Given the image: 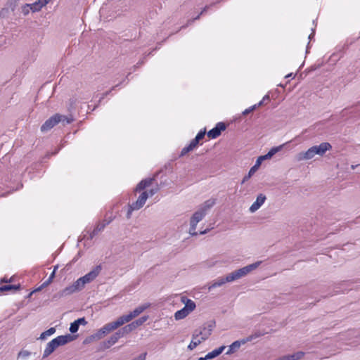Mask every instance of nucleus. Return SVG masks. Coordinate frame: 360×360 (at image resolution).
Segmentation results:
<instances>
[{
  "label": "nucleus",
  "instance_id": "obj_1",
  "mask_svg": "<svg viewBox=\"0 0 360 360\" xmlns=\"http://www.w3.org/2000/svg\"><path fill=\"white\" fill-rule=\"evenodd\" d=\"M215 327V321L212 320L209 321L208 323V331L206 333H202L201 330H195L192 335V340L188 346V349L190 350H193L198 345H199L202 342L206 340L212 334V331L213 328Z\"/></svg>",
  "mask_w": 360,
  "mask_h": 360
},
{
  "label": "nucleus",
  "instance_id": "obj_2",
  "mask_svg": "<svg viewBox=\"0 0 360 360\" xmlns=\"http://www.w3.org/2000/svg\"><path fill=\"white\" fill-rule=\"evenodd\" d=\"M123 324H124L123 321L122 320L121 317H119L116 321L110 322L104 325L102 328L98 330L96 333L94 334L92 336L95 339L100 340L103 338L105 335L110 333L112 330L117 329V328L120 327Z\"/></svg>",
  "mask_w": 360,
  "mask_h": 360
},
{
  "label": "nucleus",
  "instance_id": "obj_3",
  "mask_svg": "<svg viewBox=\"0 0 360 360\" xmlns=\"http://www.w3.org/2000/svg\"><path fill=\"white\" fill-rule=\"evenodd\" d=\"M261 263L262 262H257L230 273L228 274V279L226 281H231L232 282L246 276L250 271L257 268Z\"/></svg>",
  "mask_w": 360,
  "mask_h": 360
},
{
  "label": "nucleus",
  "instance_id": "obj_4",
  "mask_svg": "<svg viewBox=\"0 0 360 360\" xmlns=\"http://www.w3.org/2000/svg\"><path fill=\"white\" fill-rule=\"evenodd\" d=\"M259 336H261V334L259 333H255L252 335H249L248 337H247L245 338L233 342L229 346V348L228 351L226 352V354L230 355V354H233L237 349H238L242 345H244V344L247 343L248 342H250L252 340H254L257 338H259Z\"/></svg>",
  "mask_w": 360,
  "mask_h": 360
},
{
  "label": "nucleus",
  "instance_id": "obj_5",
  "mask_svg": "<svg viewBox=\"0 0 360 360\" xmlns=\"http://www.w3.org/2000/svg\"><path fill=\"white\" fill-rule=\"evenodd\" d=\"M206 214L204 211L200 210L196 211L191 218L189 233L191 236H197L198 233L195 231L198 223L201 221Z\"/></svg>",
  "mask_w": 360,
  "mask_h": 360
},
{
  "label": "nucleus",
  "instance_id": "obj_6",
  "mask_svg": "<svg viewBox=\"0 0 360 360\" xmlns=\"http://www.w3.org/2000/svg\"><path fill=\"white\" fill-rule=\"evenodd\" d=\"M129 334L127 331L126 330L124 327H122L120 330H118L116 333H115L113 335H112L110 338H108L106 341L103 342L104 347L105 348H109L114 344H115L118 340L124 335Z\"/></svg>",
  "mask_w": 360,
  "mask_h": 360
},
{
  "label": "nucleus",
  "instance_id": "obj_7",
  "mask_svg": "<svg viewBox=\"0 0 360 360\" xmlns=\"http://www.w3.org/2000/svg\"><path fill=\"white\" fill-rule=\"evenodd\" d=\"M150 307L149 304H144L142 305H140L137 307L136 309H134V311H131L129 314L123 315L121 317L122 320L123 321L124 323L129 322L131 320H132L134 318L138 316L140 314H141L144 310L148 309Z\"/></svg>",
  "mask_w": 360,
  "mask_h": 360
},
{
  "label": "nucleus",
  "instance_id": "obj_8",
  "mask_svg": "<svg viewBox=\"0 0 360 360\" xmlns=\"http://www.w3.org/2000/svg\"><path fill=\"white\" fill-rule=\"evenodd\" d=\"M59 114L56 113L54 115L51 116L49 118L46 122L41 125V131L42 132H46L51 129L53 127H55L57 124L60 123Z\"/></svg>",
  "mask_w": 360,
  "mask_h": 360
},
{
  "label": "nucleus",
  "instance_id": "obj_9",
  "mask_svg": "<svg viewBox=\"0 0 360 360\" xmlns=\"http://www.w3.org/2000/svg\"><path fill=\"white\" fill-rule=\"evenodd\" d=\"M226 128V126L224 122H218L213 129L207 132V136L210 139H216L221 135V131H224Z\"/></svg>",
  "mask_w": 360,
  "mask_h": 360
},
{
  "label": "nucleus",
  "instance_id": "obj_10",
  "mask_svg": "<svg viewBox=\"0 0 360 360\" xmlns=\"http://www.w3.org/2000/svg\"><path fill=\"white\" fill-rule=\"evenodd\" d=\"M101 266L100 265L95 266L91 271L82 276V279L85 284L89 283L93 281L100 274Z\"/></svg>",
  "mask_w": 360,
  "mask_h": 360
},
{
  "label": "nucleus",
  "instance_id": "obj_11",
  "mask_svg": "<svg viewBox=\"0 0 360 360\" xmlns=\"http://www.w3.org/2000/svg\"><path fill=\"white\" fill-rule=\"evenodd\" d=\"M75 340V336L71 335L70 334H67L65 335H60L53 339L55 342L56 348L59 346H63L66 345L68 342H70Z\"/></svg>",
  "mask_w": 360,
  "mask_h": 360
},
{
  "label": "nucleus",
  "instance_id": "obj_12",
  "mask_svg": "<svg viewBox=\"0 0 360 360\" xmlns=\"http://www.w3.org/2000/svg\"><path fill=\"white\" fill-rule=\"evenodd\" d=\"M315 155L323 156L326 151L330 150L332 148V146L330 143L323 142L319 146H312Z\"/></svg>",
  "mask_w": 360,
  "mask_h": 360
},
{
  "label": "nucleus",
  "instance_id": "obj_13",
  "mask_svg": "<svg viewBox=\"0 0 360 360\" xmlns=\"http://www.w3.org/2000/svg\"><path fill=\"white\" fill-rule=\"evenodd\" d=\"M148 319V316H143L141 318L136 319V321L131 322V323L124 326L127 331L128 333H130L131 331L135 330L138 326H141L143 323H145Z\"/></svg>",
  "mask_w": 360,
  "mask_h": 360
},
{
  "label": "nucleus",
  "instance_id": "obj_14",
  "mask_svg": "<svg viewBox=\"0 0 360 360\" xmlns=\"http://www.w3.org/2000/svg\"><path fill=\"white\" fill-rule=\"evenodd\" d=\"M113 220L112 217H110L108 220H103L102 222L98 223L94 229L89 234V239L91 240L99 232L102 231L105 227Z\"/></svg>",
  "mask_w": 360,
  "mask_h": 360
},
{
  "label": "nucleus",
  "instance_id": "obj_15",
  "mask_svg": "<svg viewBox=\"0 0 360 360\" xmlns=\"http://www.w3.org/2000/svg\"><path fill=\"white\" fill-rule=\"evenodd\" d=\"M315 153L312 147L309 148L307 151L300 152L296 155L297 161L308 160L312 159L315 156Z\"/></svg>",
  "mask_w": 360,
  "mask_h": 360
},
{
  "label": "nucleus",
  "instance_id": "obj_16",
  "mask_svg": "<svg viewBox=\"0 0 360 360\" xmlns=\"http://www.w3.org/2000/svg\"><path fill=\"white\" fill-rule=\"evenodd\" d=\"M266 199V198L264 194L260 193L259 195H258L255 202H254L250 206L249 209L250 212L251 213H254L257 210H259V207L264 203Z\"/></svg>",
  "mask_w": 360,
  "mask_h": 360
},
{
  "label": "nucleus",
  "instance_id": "obj_17",
  "mask_svg": "<svg viewBox=\"0 0 360 360\" xmlns=\"http://www.w3.org/2000/svg\"><path fill=\"white\" fill-rule=\"evenodd\" d=\"M75 292H77L73 284L65 288L63 290L58 292L54 295V298H61L67 295H70Z\"/></svg>",
  "mask_w": 360,
  "mask_h": 360
},
{
  "label": "nucleus",
  "instance_id": "obj_18",
  "mask_svg": "<svg viewBox=\"0 0 360 360\" xmlns=\"http://www.w3.org/2000/svg\"><path fill=\"white\" fill-rule=\"evenodd\" d=\"M51 0H37L32 4H29L32 12L39 11L44 6L48 4Z\"/></svg>",
  "mask_w": 360,
  "mask_h": 360
},
{
  "label": "nucleus",
  "instance_id": "obj_19",
  "mask_svg": "<svg viewBox=\"0 0 360 360\" xmlns=\"http://www.w3.org/2000/svg\"><path fill=\"white\" fill-rule=\"evenodd\" d=\"M228 279V275L225 277H219L217 280L214 281L210 285H208V290L210 291L212 289L221 287L227 282H231V281H226Z\"/></svg>",
  "mask_w": 360,
  "mask_h": 360
},
{
  "label": "nucleus",
  "instance_id": "obj_20",
  "mask_svg": "<svg viewBox=\"0 0 360 360\" xmlns=\"http://www.w3.org/2000/svg\"><path fill=\"white\" fill-rule=\"evenodd\" d=\"M56 349V347L55 342L52 340L46 346V348L43 354V359L48 357L51 354H52L55 351Z\"/></svg>",
  "mask_w": 360,
  "mask_h": 360
},
{
  "label": "nucleus",
  "instance_id": "obj_21",
  "mask_svg": "<svg viewBox=\"0 0 360 360\" xmlns=\"http://www.w3.org/2000/svg\"><path fill=\"white\" fill-rule=\"evenodd\" d=\"M304 355L302 352H297L291 355L283 356L278 359V360H299L301 359Z\"/></svg>",
  "mask_w": 360,
  "mask_h": 360
},
{
  "label": "nucleus",
  "instance_id": "obj_22",
  "mask_svg": "<svg viewBox=\"0 0 360 360\" xmlns=\"http://www.w3.org/2000/svg\"><path fill=\"white\" fill-rule=\"evenodd\" d=\"M225 348H226L225 346H221L219 348L215 349L213 351L209 352L205 356V357L207 358V360L212 359H214V358L218 356L223 352V351L224 350Z\"/></svg>",
  "mask_w": 360,
  "mask_h": 360
},
{
  "label": "nucleus",
  "instance_id": "obj_23",
  "mask_svg": "<svg viewBox=\"0 0 360 360\" xmlns=\"http://www.w3.org/2000/svg\"><path fill=\"white\" fill-rule=\"evenodd\" d=\"M182 302H185V306H184V308L186 309H187V311L191 313V311H193L195 309V303L190 300V299H187V298H185V297H183L182 298Z\"/></svg>",
  "mask_w": 360,
  "mask_h": 360
},
{
  "label": "nucleus",
  "instance_id": "obj_24",
  "mask_svg": "<svg viewBox=\"0 0 360 360\" xmlns=\"http://www.w3.org/2000/svg\"><path fill=\"white\" fill-rule=\"evenodd\" d=\"M215 204V200L214 199H209L206 200L202 207H200L201 211H204L205 214H206L207 211L210 210L211 207H212Z\"/></svg>",
  "mask_w": 360,
  "mask_h": 360
},
{
  "label": "nucleus",
  "instance_id": "obj_25",
  "mask_svg": "<svg viewBox=\"0 0 360 360\" xmlns=\"http://www.w3.org/2000/svg\"><path fill=\"white\" fill-rule=\"evenodd\" d=\"M190 313L183 307L181 309L177 311L174 314V318L176 320H181L186 317Z\"/></svg>",
  "mask_w": 360,
  "mask_h": 360
},
{
  "label": "nucleus",
  "instance_id": "obj_26",
  "mask_svg": "<svg viewBox=\"0 0 360 360\" xmlns=\"http://www.w3.org/2000/svg\"><path fill=\"white\" fill-rule=\"evenodd\" d=\"M20 288V285H5L0 287V292L9 291V290H18Z\"/></svg>",
  "mask_w": 360,
  "mask_h": 360
},
{
  "label": "nucleus",
  "instance_id": "obj_27",
  "mask_svg": "<svg viewBox=\"0 0 360 360\" xmlns=\"http://www.w3.org/2000/svg\"><path fill=\"white\" fill-rule=\"evenodd\" d=\"M283 145H281L279 146H276V147H273L272 148L270 149V150L266 154V158L268 159H271L276 153L279 152L280 150H281V149L283 148Z\"/></svg>",
  "mask_w": 360,
  "mask_h": 360
},
{
  "label": "nucleus",
  "instance_id": "obj_28",
  "mask_svg": "<svg viewBox=\"0 0 360 360\" xmlns=\"http://www.w3.org/2000/svg\"><path fill=\"white\" fill-rule=\"evenodd\" d=\"M283 145H281L279 146H276V147H273L272 148L270 149V150L266 154V158L268 159H271L276 153L279 152L280 150H281V149L283 148Z\"/></svg>",
  "mask_w": 360,
  "mask_h": 360
},
{
  "label": "nucleus",
  "instance_id": "obj_29",
  "mask_svg": "<svg viewBox=\"0 0 360 360\" xmlns=\"http://www.w3.org/2000/svg\"><path fill=\"white\" fill-rule=\"evenodd\" d=\"M283 145H281L279 146H276V147H273L272 148L270 149V150L266 154V158L268 159H271L276 153L279 152L280 150H281V149L283 148Z\"/></svg>",
  "mask_w": 360,
  "mask_h": 360
},
{
  "label": "nucleus",
  "instance_id": "obj_30",
  "mask_svg": "<svg viewBox=\"0 0 360 360\" xmlns=\"http://www.w3.org/2000/svg\"><path fill=\"white\" fill-rule=\"evenodd\" d=\"M283 145H281L279 146H276V147H273L272 148L270 149V150L266 154V158L268 159H271L276 153L279 152L280 150H281V149L283 148Z\"/></svg>",
  "mask_w": 360,
  "mask_h": 360
},
{
  "label": "nucleus",
  "instance_id": "obj_31",
  "mask_svg": "<svg viewBox=\"0 0 360 360\" xmlns=\"http://www.w3.org/2000/svg\"><path fill=\"white\" fill-rule=\"evenodd\" d=\"M72 284L75 287V289L77 290V292L82 290L86 285L82 277L78 278Z\"/></svg>",
  "mask_w": 360,
  "mask_h": 360
},
{
  "label": "nucleus",
  "instance_id": "obj_32",
  "mask_svg": "<svg viewBox=\"0 0 360 360\" xmlns=\"http://www.w3.org/2000/svg\"><path fill=\"white\" fill-rule=\"evenodd\" d=\"M59 117L58 120H60V122H62L63 125L70 124L73 122V118L71 115L68 117L59 114Z\"/></svg>",
  "mask_w": 360,
  "mask_h": 360
},
{
  "label": "nucleus",
  "instance_id": "obj_33",
  "mask_svg": "<svg viewBox=\"0 0 360 360\" xmlns=\"http://www.w3.org/2000/svg\"><path fill=\"white\" fill-rule=\"evenodd\" d=\"M56 332V328L53 327L50 328L47 330L43 332L39 337V339L44 340L47 336L51 335Z\"/></svg>",
  "mask_w": 360,
  "mask_h": 360
},
{
  "label": "nucleus",
  "instance_id": "obj_34",
  "mask_svg": "<svg viewBox=\"0 0 360 360\" xmlns=\"http://www.w3.org/2000/svg\"><path fill=\"white\" fill-rule=\"evenodd\" d=\"M148 198V193L147 191H143L141 193V194L139 195V197L138 198L137 200H139V201L142 203V205H144V204L146 203V201L147 200Z\"/></svg>",
  "mask_w": 360,
  "mask_h": 360
},
{
  "label": "nucleus",
  "instance_id": "obj_35",
  "mask_svg": "<svg viewBox=\"0 0 360 360\" xmlns=\"http://www.w3.org/2000/svg\"><path fill=\"white\" fill-rule=\"evenodd\" d=\"M79 327V326L75 321L70 324L69 330L72 333H75L78 331Z\"/></svg>",
  "mask_w": 360,
  "mask_h": 360
},
{
  "label": "nucleus",
  "instance_id": "obj_36",
  "mask_svg": "<svg viewBox=\"0 0 360 360\" xmlns=\"http://www.w3.org/2000/svg\"><path fill=\"white\" fill-rule=\"evenodd\" d=\"M259 165L255 162V165L252 166L250 169L249 170V172L248 174V177H251L255 172L256 171L259 169Z\"/></svg>",
  "mask_w": 360,
  "mask_h": 360
},
{
  "label": "nucleus",
  "instance_id": "obj_37",
  "mask_svg": "<svg viewBox=\"0 0 360 360\" xmlns=\"http://www.w3.org/2000/svg\"><path fill=\"white\" fill-rule=\"evenodd\" d=\"M129 205L132 207V210H138L143 206V205H142V203H141L139 200L132 202L131 204H129Z\"/></svg>",
  "mask_w": 360,
  "mask_h": 360
},
{
  "label": "nucleus",
  "instance_id": "obj_38",
  "mask_svg": "<svg viewBox=\"0 0 360 360\" xmlns=\"http://www.w3.org/2000/svg\"><path fill=\"white\" fill-rule=\"evenodd\" d=\"M146 188V186L145 185V182H143L142 180L137 184V186L135 188L136 192H140L142 190L145 189Z\"/></svg>",
  "mask_w": 360,
  "mask_h": 360
},
{
  "label": "nucleus",
  "instance_id": "obj_39",
  "mask_svg": "<svg viewBox=\"0 0 360 360\" xmlns=\"http://www.w3.org/2000/svg\"><path fill=\"white\" fill-rule=\"evenodd\" d=\"M31 11L30 6L29 4H25L23 6H22V13L24 15H27L30 13V11Z\"/></svg>",
  "mask_w": 360,
  "mask_h": 360
},
{
  "label": "nucleus",
  "instance_id": "obj_40",
  "mask_svg": "<svg viewBox=\"0 0 360 360\" xmlns=\"http://www.w3.org/2000/svg\"><path fill=\"white\" fill-rule=\"evenodd\" d=\"M205 134H206V129H204L202 130H200L198 133V134L196 135L195 139H196L200 142V141L202 140L205 137Z\"/></svg>",
  "mask_w": 360,
  "mask_h": 360
},
{
  "label": "nucleus",
  "instance_id": "obj_41",
  "mask_svg": "<svg viewBox=\"0 0 360 360\" xmlns=\"http://www.w3.org/2000/svg\"><path fill=\"white\" fill-rule=\"evenodd\" d=\"M31 354V353L29 352V351H27V350H21L18 354V358H26L27 356H29Z\"/></svg>",
  "mask_w": 360,
  "mask_h": 360
},
{
  "label": "nucleus",
  "instance_id": "obj_42",
  "mask_svg": "<svg viewBox=\"0 0 360 360\" xmlns=\"http://www.w3.org/2000/svg\"><path fill=\"white\" fill-rule=\"evenodd\" d=\"M193 150V149L191 148V147H190L189 146H187L186 147H184L181 151V153H180V156H184L185 155L186 153H188V152Z\"/></svg>",
  "mask_w": 360,
  "mask_h": 360
},
{
  "label": "nucleus",
  "instance_id": "obj_43",
  "mask_svg": "<svg viewBox=\"0 0 360 360\" xmlns=\"http://www.w3.org/2000/svg\"><path fill=\"white\" fill-rule=\"evenodd\" d=\"M257 108V105H254L251 107H250L248 109H245L243 112V115H248L249 113L252 112V111H254L255 109Z\"/></svg>",
  "mask_w": 360,
  "mask_h": 360
},
{
  "label": "nucleus",
  "instance_id": "obj_44",
  "mask_svg": "<svg viewBox=\"0 0 360 360\" xmlns=\"http://www.w3.org/2000/svg\"><path fill=\"white\" fill-rule=\"evenodd\" d=\"M200 15H200V13H199L198 15H196V17H195V18H193V19H191V20H188L187 24H186V25L182 26V27H181V29L186 28L188 25H189L192 24L194 21H195V20H199V19H200Z\"/></svg>",
  "mask_w": 360,
  "mask_h": 360
},
{
  "label": "nucleus",
  "instance_id": "obj_45",
  "mask_svg": "<svg viewBox=\"0 0 360 360\" xmlns=\"http://www.w3.org/2000/svg\"><path fill=\"white\" fill-rule=\"evenodd\" d=\"M199 143V141L196 139H193L189 143V146L193 150Z\"/></svg>",
  "mask_w": 360,
  "mask_h": 360
},
{
  "label": "nucleus",
  "instance_id": "obj_46",
  "mask_svg": "<svg viewBox=\"0 0 360 360\" xmlns=\"http://www.w3.org/2000/svg\"><path fill=\"white\" fill-rule=\"evenodd\" d=\"M75 322L77 323V324L85 326L87 323V321H86L84 317L79 318L77 320H75Z\"/></svg>",
  "mask_w": 360,
  "mask_h": 360
},
{
  "label": "nucleus",
  "instance_id": "obj_47",
  "mask_svg": "<svg viewBox=\"0 0 360 360\" xmlns=\"http://www.w3.org/2000/svg\"><path fill=\"white\" fill-rule=\"evenodd\" d=\"M269 160L267 158H266V155H261L259 156L257 160H256V162L260 166L262 161L264 160Z\"/></svg>",
  "mask_w": 360,
  "mask_h": 360
},
{
  "label": "nucleus",
  "instance_id": "obj_48",
  "mask_svg": "<svg viewBox=\"0 0 360 360\" xmlns=\"http://www.w3.org/2000/svg\"><path fill=\"white\" fill-rule=\"evenodd\" d=\"M270 100V98H269V95H266L263 97L262 100L261 101H259L257 105V107H259V106H262L263 105V103L266 101H269Z\"/></svg>",
  "mask_w": 360,
  "mask_h": 360
},
{
  "label": "nucleus",
  "instance_id": "obj_49",
  "mask_svg": "<svg viewBox=\"0 0 360 360\" xmlns=\"http://www.w3.org/2000/svg\"><path fill=\"white\" fill-rule=\"evenodd\" d=\"M142 181L145 182V185L146 186V187H148L152 184L153 181H154V178H147L143 179Z\"/></svg>",
  "mask_w": 360,
  "mask_h": 360
},
{
  "label": "nucleus",
  "instance_id": "obj_50",
  "mask_svg": "<svg viewBox=\"0 0 360 360\" xmlns=\"http://www.w3.org/2000/svg\"><path fill=\"white\" fill-rule=\"evenodd\" d=\"M147 353L141 354L139 356L134 358L133 360H146Z\"/></svg>",
  "mask_w": 360,
  "mask_h": 360
},
{
  "label": "nucleus",
  "instance_id": "obj_51",
  "mask_svg": "<svg viewBox=\"0 0 360 360\" xmlns=\"http://www.w3.org/2000/svg\"><path fill=\"white\" fill-rule=\"evenodd\" d=\"M134 210H132V207L129 205V208H128V211H127V216H126L127 219H130L131 218V213H132V212Z\"/></svg>",
  "mask_w": 360,
  "mask_h": 360
},
{
  "label": "nucleus",
  "instance_id": "obj_52",
  "mask_svg": "<svg viewBox=\"0 0 360 360\" xmlns=\"http://www.w3.org/2000/svg\"><path fill=\"white\" fill-rule=\"evenodd\" d=\"M110 93H111V90L107 91H105V93H103V94H102L101 97L100 98V99H99L98 102H99V103H100V102H101V101H102L103 99H104V98H105V96H107L108 95H109Z\"/></svg>",
  "mask_w": 360,
  "mask_h": 360
},
{
  "label": "nucleus",
  "instance_id": "obj_53",
  "mask_svg": "<svg viewBox=\"0 0 360 360\" xmlns=\"http://www.w3.org/2000/svg\"><path fill=\"white\" fill-rule=\"evenodd\" d=\"M158 192V188H152L148 191V196H153Z\"/></svg>",
  "mask_w": 360,
  "mask_h": 360
},
{
  "label": "nucleus",
  "instance_id": "obj_54",
  "mask_svg": "<svg viewBox=\"0 0 360 360\" xmlns=\"http://www.w3.org/2000/svg\"><path fill=\"white\" fill-rule=\"evenodd\" d=\"M208 323H209V322H207V323L205 324V326L203 327V328H202V330H200L201 331H202V333H206V332H207V331H208V329H209V328H208Z\"/></svg>",
  "mask_w": 360,
  "mask_h": 360
},
{
  "label": "nucleus",
  "instance_id": "obj_55",
  "mask_svg": "<svg viewBox=\"0 0 360 360\" xmlns=\"http://www.w3.org/2000/svg\"><path fill=\"white\" fill-rule=\"evenodd\" d=\"M52 282V281L49 278H48L44 283V284L47 286L49 285Z\"/></svg>",
  "mask_w": 360,
  "mask_h": 360
},
{
  "label": "nucleus",
  "instance_id": "obj_56",
  "mask_svg": "<svg viewBox=\"0 0 360 360\" xmlns=\"http://www.w3.org/2000/svg\"><path fill=\"white\" fill-rule=\"evenodd\" d=\"M122 82H120V84H117V85H115V86H112L110 90H111V91H113V90H115V89L117 86H120Z\"/></svg>",
  "mask_w": 360,
  "mask_h": 360
},
{
  "label": "nucleus",
  "instance_id": "obj_57",
  "mask_svg": "<svg viewBox=\"0 0 360 360\" xmlns=\"http://www.w3.org/2000/svg\"><path fill=\"white\" fill-rule=\"evenodd\" d=\"M55 274H56V273H55V271H53V272L51 273V274L50 275V276H49V279H51V280L52 281V280H53V278H54V276H55Z\"/></svg>",
  "mask_w": 360,
  "mask_h": 360
},
{
  "label": "nucleus",
  "instance_id": "obj_58",
  "mask_svg": "<svg viewBox=\"0 0 360 360\" xmlns=\"http://www.w3.org/2000/svg\"><path fill=\"white\" fill-rule=\"evenodd\" d=\"M142 64V63H138L136 65H135L133 68H134V70H135L139 65H141Z\"/></svg>",
  "mask_w": 360,
  "mask_h": 360
},
{
  "label": "nucleus",
  "instance_id": "obj_59",
  "mask_svg": "<svg viewBox=\"0 0 360 360\" xmlns=\"http://www.w3.org/2000/svg\"><path fill=\"white\" fill-rule=\"evenodd\" d=\"M250 178V177H248V175L245 176V177L243 178V179L242 181V183L243 184L245 181H246Z\"/></svg>",
  "mask_w": 360,
  "mask_h": 360
},
{
  "label": "nucleus",
  "instance_id": "obj_60",
  "mask_svg": "<svg viewBox=\"0 0 360 360\" xmlns=\"http://www.w3.org/2000/svg\"><path fill=\"white\" fill-rule=\"evenodd\" d=\"M207 231H208V230H207V229H205V231H200V235L205 234V233H207Z\"/></svg>",
  "mask_w": 360,
  "mask_h": 360
},
{
  "label": "nucleus",
  "instance_id": "obj_61",
  "mask_svg": "<svg viewBox=\"0 0 360 360\" xmlns=\"http://www.w3.org/2000/svg\"><path fill=\"white\" fill-rule=\"evenodd\" d=\"M45 287H46V285L44 284V283H43L41 285L40 288H45Z\"/></svg>",
  "mask_w": 360,
  "mask_h": 360
},
{
  "label": "nucleus",
  "instance_id": "obj_62",
  "mask_svg": "<svg viewBox=\"0 0 360 360\" xmlns=\"http://www.w3.org/2000/svg\"><path fill=\"white\" fill-rule=\"evenodd\" d=\"M198 360H207V358L205 356V357H200Z\"/></svg>",
  "mask_w": 360,
  "mask_h": 360
},
{
  "label": "nucleus",
  "instance_id": "obj_63",
  "mask_svg": "<svg viewBox=\"0 0 360 360\" xmlns=\"http://www.w3.org/2000/svg\"><path fill=\"white\" fill-rule=\"evenodd\" d=\"M1 281L2 283H3V282H5V283L8 282V281H7L5 278H2V279L1 280Z\"/></svg>",
  "mask_w": 360,
  "mask_h": 360
},
{
  "label": "nucleus",
  "instance_id": "obj_64",
  "mask_svg": "<svg viewBox=\"0 0 360 360\" xmlns=\"http://www.w3.org/2000/svg\"><path fill=\"white\" fill-rule=\"evenodd\" d=\"M292 75V73L288 74L285 76L286 78L291 77Z\"/></svg>",
  "mask_w": 360,
  "mask_h": 360
}]
</instances>
